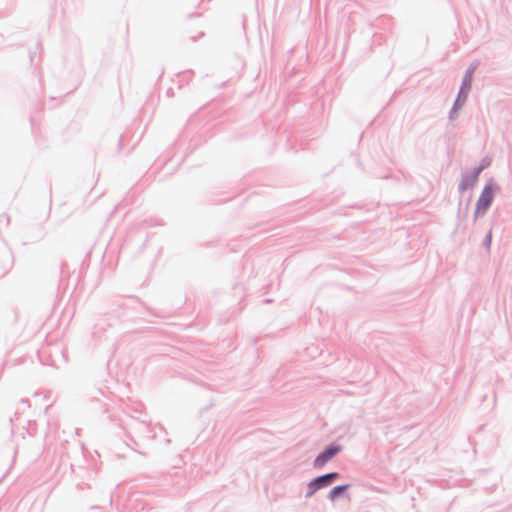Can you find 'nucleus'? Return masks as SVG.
<instances>
[{"instance_id": "obj_6", "label": "nucleus", "mask_w": 512, "mask_h": 512, "mask_svg": "<svg viewBox=\"0 0 512 512\" xmlns=\"http://www.w3.org/2000/svg\"><path fill=\"white\" fill-rule=\"evenodd\" d=\"M491 238H492L491 233H489V234L487 235V245H490V243H491Z\"/></svg>"}, {"instance_id": "obj_5", "label": "nucleus", "mask_w": 512, "mask_h": 512, "mask_svg": "<svg viewBox=\"0 0 512 512\" xmlns=\"http://www.w3.org/2000/svg\"><path fill=\"white\" fill-rule=\"evenodd\" d=\"M471 73H469L466 77H465V80H464V87L461 89V92L459 94V98L457 99L456 103H455V106H454V111L456 109H458L460 106H461V103H460V96L462 95V93L464 92V88L465 89H469L470 88V84H471Z\"/></svg>"}, {"instance_id": "obj_2", "label": "nucleus", "mask_w": 512, "mask_h": 512, "mask_svg": "<svg viewBox=\"0 0 512 512\" xmlns=\"http://www.w3.org/2000/svg\"><path fill=\"white\" fill-rule=\"evenodd\" d=\"M494 191L491 185L485 186L476 205V214H484L493 200Z\"/></svg>"}, {"instance_id": "obj_4", "label": "nucleus", "mask_w": 512, "mask_h": 512, "mask_svg": "<svg viewBox=\"0 0 512 512\" xmlns=\"http://www.w3.org/2000/svg\"><path fill=\"white\" fill-rule=\"evenodd\" d=\"M349 485H341L334 487L330 493L329 498L334 501L341 493H343L345 490H347Z\"/></svg>"}, {"instance_id": "obj_1", "label": "nucleus", "mask_w": 512, "mask_h": 512, "mask_svg": "<svg viewBox=\"0 0 512 512\" xmlns=\"http://www.w3.org/2000/svg\"><path fill=\"white\" fill-rule=\"evenodd\" d=\"M336 478H338V473L334 472L313 479L308 484V492L306 497H311L318 489L328 486Z\"/></svg>"}, {"instance_id": "obj_3", "label": "nucleus", "mask_w": 512, "mask_h": 512, "mask_svg": "<svg viewBox=\"0 0 512 512\" xmlns=\"http://www.w3.org/2000/svg\"><path fill=\"white\" fill-rule=\"evenodd\" d=\"M340 451L339 446H331L327 448L324 452L319 454L315 461L314 466L315 467H323L328 461H330L338 452Z\"/></svg>"}]
</instances>
